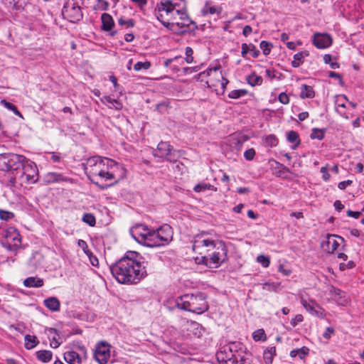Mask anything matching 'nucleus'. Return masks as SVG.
Wrapping results in <instances>:
<instances>
[{
  "label": "nucleus",
  "mask_w": 364,
  "mask_h": 364,
  "mask_svg": "<svg viewBox=\"0 0 364 364\" xmlns=\"http://www.w3.org/2000/svg\"><path fill=\"white\" fill-rule=\"evenodd\" d=\"M153 154L155 157L163 158L170 162H176L181 156L179 150L173 149V146L166 141H161L154 150Z\"/></svg>",
  "instance_id": "nucleus-7"
},
{
  "label": "nucleus",
  "mask_w": 364,
  "mask_h": 364,
  "mask_svg": "<svg viewBox=\"0 0 364 364\" xmlns=\"http://www.w3.org/2000/svg\"><path fill=\"white\" fill-rule=\"evenodd\" d=\"M252 32V27L250 26H245L243 28L242 33L245 36H248Z\"/></svg>",
  "instance_id": "nucleus-64"
},
{
  "label": "nucleus",
  "mask_w": 364,
  "mask_h": 364,
  "mask_svg": "<svg viewBox=\"0 0 364 364\" xmlns=\"http://www.w3.org/2000/svg\"><path fill=\"white\" fill-rule=\"evenodd\" d=\"M247 93V91L246 90H234L229 93L228 97L232 99H238L240 97L245 96Z\"/></svg>",
  "instance_id": "nucleus-42"
},
{
  "label": "nucleus",
  "mask_w": 364,
  "mask_h": 364,
  "mask_svg": "<svg viewBox=\"0 0 364 364\" xmlns=\"http://www.w3.org/2000/svg\"><path fill=\"white\" fill-rule=\"evenodd\" d=\"M287 140L291 143H296L295 146L299 144V134L295 131H290L287 133Z\"/></svg>",
  "instance_id": "nucleus-41"
},
{
  "label": "nucleus",
  "mask_w": 364,
  "mask_h": 364,
  "mask_svg": "<svg viewBox=\"0 0 364 364\" xmlns=\"http://www.w3.org/2000/svg\"><path fill=\"white\" fill-rule=\"evenodd\" d=\"M51 176L53 178L52 182L58 183V182H65V181H66V179L61 174L52 173Z\"/></svg>",
  "instance_id": "nucleus-60"
},
{
  "label": "nucleus",
  "mask_w": 364,
  "mask_h": 364,
  "mask_svg": "<svg viewBox=\"0 0 364 364\" xmlns=\"http://www.w3.org/2000/svg\"><path fill=\"white\" fill-rule=\"evenodd\" d=\"M64 359L68 364H81V358L77 352L73 350L65 352Z\"/></svg>",
  "instance_id": "nucleus-25"
},
{
  "label": "nucleus",
  "mask_w": 364,
  "mask_h": 364,
  "mask_svg": "<svg viewBox=\"0 0 364 364\" xmlns=\"http://www.w3.org/2000/svg\"><path fill=\"white\" fill-rule=\"evenodd\" d=\"M323 60L326 64H328L332 69L339 68V64L336 60L330 54H326L323 57Z\"/></svg>",
  "instance_id": "nucleus-37"
},
{
  "label": "nucleus",
  "mask_w": 364,
  "mask_h": 364,
  "mask_svg": "<svg viewBox=\"0 0 364 364\" xmlns=\"http://www.w3.org/2000/svg\"><path fill=\"white\" fill-rule=\"evenodd\" d=\"M102 29L105 31H110L114 26V20L109 14L104 13L101 16Z\"/></svg>",
  "instance_id": "nucleus-21"
},
{
  "label": "nucleus",
  "mask_w": 364,
  "mask_h": 364,
  "mask_svg": "<svg viewBox=\"0 0 364 364\" xmlns=\"http://www.w3.org/2000/svg\"><path fill=\"white\" fill-rule=\"evenodd\" d=\"M348 102L347 97L343 95H337L335 100L336 111L342 116H345V109Z\"/></svg>",
  "instance_id": "nucleus-20"
},
{
  "label": "nucleus",
  "mask_w": 364,
  "mask_h": 364,
  "mask_svg": "<svg viewBox=\"0 0 364 364\" xmlns=\"http://www.w3.org/2000/svg\"><path fill=\"white\" fill-rule=\"evenodd\" d=\"M303 58V54L301 53H298L294 55V60L291 62L292 66L294 68H298L301 63Z\"/></svg>",
  "instance_id": "nucleus-48"
},
{
  "label": "nucleus",
  "mask_w": 364,
  "mask_h": 364,
  "mask_svg": "<svg viewBox=\"0 0 364 364\" xmlns=\"http://www.w3.org/2000/svg\"><path fill=\"white\" fill-rule=\"evenodd\" d=\"M260 48L262 50L263 54L264 55H267L269 54L271 51V48L272 47V43L262 41L259 44Z\"/></svg>",
  "instance_id": "nucleus-44"
},
{
  "label": "nucleus",
  "mask_w": 364,
  "mask_h": 364,
  "mask_svg": "<svg viewBox=\"0 0 364 364\" xmlns=\"http://www.w3.org/2000/svg\"><path fill=\"white\" fill-rule=\"evenodd\" d=\"M227 350H229L232 354H237V359L244 358L242 354L245 353L244 346L239 342H232L227 345H225Z\"/></svg>",
  "instance_id": "nucleus-19"
},
{
  "label": "nucleus",
  "mask_w": 364,
  "mask_h": 364,
  "mask_svg": "<svg viewBox=\"0 0 364 364\" xmlns=\"http://www.w3.org/2000/svg\"><path fill=\"white\" fill-rule=\"evenodd\" d=\"M309 349L306 347L301 348L294 349L290 352V355L292 358L299 357L300 359H303L305 355L308 353Z\"/></svg>",
  "instance_id": "nucleus-38"
},
{
  "label": "nucleus",
  "mask_w": 364,
  "mask_h": 364,
  "mask_svg": "<svg viewBox=\"0 0 364 364\" xmlns=\"http://www.w3.org/2000/svg\"><path fill=\"white\" fill-rule=\"evenodd\" d=\"M231 144L230 145H234L235 148H240L242 146V142L237 137L232 136L231 137Z\"/></svg>",
  "instance_id": "nucleus-62"
},
{
  "label": "nucleus",
  "mask_w": 364,
  "mask_h": 364,
  "mask_svg": "<svg viewBox=\"0 0 364 364\" xmlns=\"http://www.w3.org/2000/svg\"><path fill=\"white\" fill-rule=\"evenodd\" d=\"M248 53H250L253 58H257L259 55V50L257 49L255 46L252 43L249 45L247 43H242L241 52L242 57H245Z\"/></svg>",
  "instance_id": "nucleus-24"
},
{
  "label": "nucleus",
  "mask_w": 364,
  "mask_h": 364,
  "mask_svg": "<svg viewBox=\"0 0 364 364\" xmlns=\"http://www.w3.org/2000/svg\"><path fill=\"white\" fill-rule=\"evenodd\" d=\"M187 330L191 332L195 336L200 337L202 336V328L198 323L192 321H186Z\"/></svg>",
  "instance_id": "nucleus-28"
},
{
  "label": "nucleus",
  "mask_w": 364,
  "mask_h": 364,
  "mask_svg": "<svg viewBox=\"0 0 364 364\" xmlns=\"http://www.w3.org/2000/svg\"><path fill=\"white\" fill-rule=\"evenodd\" d=\"M77 245L80 248H82V250L86 255L90 252V250L88 249L87 244L85 240H78Z\"/></svg>",
  "instance_id": "nucleus-57"
},
{
  "label": "nucleus",
  "mask_w": 364,
  "mask_h": 364,
  "mask_svg": "<svg viewBox=\"0 0 364 364\" xmlns=\"http://www.w3.org/2000/svg\"><path fill=\"white\" fill-rule=\"evenodd\" d=\"M330 292H334L335 296L333 297V300L335 301L339 305H345L346 300V294L344 291L335 288L334 287H330Z\"/></svg>",
  "instance_id": "nucleus-22"
},
{
  "label": "nucleus",
  "mask_w": 364,
  "mask_h": 364,
  "mask_svg": "<svg viewBox=\"0 0 364 364\" xmlns=\"http://www.w3.org/2000/svg\"><path fill=\"white\" fill-rule=\"evenodd\" d=\"M276 355V348L274 346L267 348L263 353L264 360L266 364H271L274 356Z\"/></svg>",
  "instance_id": "nucleus-34"
},
{
  "label": "nucleus",
  "mask_w": 364,
  "mask_h": 364,
  "mask_svg": "<svg viewBox=\"0 0 364 364\" xmlns=\"http://www.w3.org/2000/svg\"><path fill=\"white\" fill-rule=\"evenodd\" d=\"M194 191L196 192H201L205 191L206 190H214L216 191V188H214L210 183H197L194 188Z\"/></svg>",
  "instance_id": "nucleus-39"
},
{
  "label": "nucleus",
  "mask_w": 364,
  "mask_h": 364,
  "mask_svg": "<svg viewBox=\"0 0 364 364\" xmlns=\"http://www.w3.org/2000/svg\"><path fill=\"white\" fill-rule=\"evenodd\" d=\"M14 215L11 212L0 210V218L4 220H9L14 218Z\"/></svg>",
  "instance_id": "nucleus-53"
},
{
  "label": "nucleus",
  "mask_w": 364,
  "mask_h": 364,
  "mask_svg": "<svg viewBox=\"0 0 364 364\" xmlns=\"http://www.w3.org/2000/svg\"><path fill=\"white\" fill-rule=\"evenodd\" d=\"M180 21H176L175 26L178 28H183L184 31L186 28L192 29L195 26L194 22L186 15L185 12H182L180 15Z\"/></svg>",
  "instance_id": "nucleus-18"
},
{
  "label": "nucleus",
  "mask_w": 364,
  "mask_h": 364,
  "mask_svg": "<svg viewBox=\"0 0 364 364\" xmlns=\"http://www.w3.org/2000/svg\"><path fill=\"white\" fill-rule=\"evenodd\" d=\"M82 221L90 226H94L96 223L95 216L91 213H85L82 216Z\"/></svg>",
  "instance_id": "nucleus-43"
},
{
  "label": "nucleus",
  "mask_w": 364,
  "mask_h": 364,
  "mask_svg": "<svg viewBox=\"0 0 364 364\" xmlns=\"http://www.w3.org/2000/svg\"><path fill=\"white\" fill-rule=\"evenodd\" d=\"M264 142L267 146H275L278 143V140L274 135L269 134L265 137Z\"/></svg>",
  "instance_id": "nucleus-46"
},
{
  "label": "nucleus",
  "mask_w": 364,
  "mask_h": 364,
  "mask_svg": "<svg viewBox=\"0 0 364 364\" xmlns=\"http://www.w3.org/2000/svg\"><path fill=\"white\" fill-rule=\"evenodd\" d=\"M62 13L65 18L73 23L80 21L82 18V13L80 7L76 6L75 4H67L65 5Z\"/></svg>",
  "instance_id": "nucleus-15"
},
{
  "label": "nucleus",
  "mask_w": 364,
  "mask_h": 364,
  "mask_svg": "<svg viewBox=\"0 0 364 364\" xmlns=\"http://www.w3.org/2000/svg\"><path fill=\"white\" fill-rule=\"evenodd\" d=\"M118 23L120 25V26H126L127 28H131V27H133L134 26V21L133 19H127V20H124V18H120L119 20H118Z\"/></svg>",
  "instance_id": "nucleus-50"
},
{
  "label": "nucleus",
  "mask_w": 364,
  "mask_h": 364,
  "mask_svg": "<svg viewBox=\"0 0 364 364\" xmlns=\"http://www.w3.org/2000/svg\"><path fill=\"white\" fill-rule=\"evenodd\" d=\"M44 305L52 311H58L60 304L56 297H49L44 300Z\"/></svg>",
  "instance_id": "nucleus-26"
},
{
  "label": "nucleus",
  "mask_w": 364,
  "mask_h": 364,
  "mask_svg": "<svg viewBox=\"0 0 364 364\" xmlns=\"http://www.w3.org/2000/svg\"><path fill=\"white\" fill-rule=\"evenodd\" d=\"M338 167L336 165L331 166H324L320 169V172L322 173V178L324 181L330 179V173H337Z\"/></svg>",
  "instance_id": "nucleus-31"
},
{
  "label": "nucleus",
  "mask_w": 364,
  "mask_h": 364,
  "mask_svg": "<svg viewBox=\"0 0 364 364\" xmlns=\"http://www.w3.org/2000/svg\"><path fill=\"white\" fill-rule=\"evenodd\" d=\"M2 102L4 104L5 107L7 109L14 112V113L16 114V115H18L21 117H22L21 112L18 110L17 107L14 104L6 102L5 100L2 101Z\"/></svg>",
  "instance_id": "nucleus-49"
},
{
  "label": "nucleus",
  "mask_w": 364,
  "mask_h": 364,
  "mask_svg": "<svg viewBox=\"0 0 364 364\" xmlns=\"http://www.w3.org/2000/svg\"><path fill=\"white\" fill-rule=\"evenodd\" d=\"M193 250L200 255L196 257V262L208 268H218L228 259L225 243L213 238L208 232H202L194 237Z\"/></svg>",
  "instance_id": "nucleus-1"
},
{
  "label": "nucleus",
  "mask_w": 364,
  "mask_h": 364,
  "mask_svg": "<svg viewBox=\"0 0 364 364\" xmlns=\"http://www.w3.org/2000/svg\"><path fill=\"white\" fill-rule=\"evenodd\" d=\"M4 244L11 250H14L21 245V237L18 230L14 227H7L2 229Z\"/></svg>",
  "instance_id": "nucleus-8"
},
{
  "label": "nucleus",
  "mask_w": 364,
  "mask_h": 364,
  "mask_svg": "<svg viewBox=\"0 0 364 364\" xmlns=\"http://www.w3.org/2000/svg\"><path fill=\"white\" fill-rule=\"evenodd\" d=\"M158 11H156L155 15L157 19L166 28L173 29L175 26L174 21L176 19L173 16H167L165 11H159V4L157 5Z\"/></svg>",
  "instance_id": "nucleus-17"
},
{
  "label": "nucleus",
  "mask_w": 364,
  "mask_h": 364,
  "mask_svg": "<svg viewBox=\"0 0 364 364\" xmlns=\"http://www.w3.org/2000/svg\"><path fill=\"white\" fill-rule=\"evenodd\" d=\"M303 321V316L301 314H297L293 318L291 321V324L292 326H296L299 323Z\"/></svg>",
  "instance_id": "nucleus-61"
},
{
  "label": "nucleus",
  "mask_w": 364,
  "mask_h": 364,
  "mask_svg": "<svg viewBox=\"0 0 364 364\" xmlns=\"http://www.w3.org/2000/svg\"><path fill=\"white\" fill-rule=\"evenodd\" d=\"M151 67V63L149 61L145 62H137L134 65V69L136 71H139L141 70H148Z\"/></svg>",
  "instance_id": "nucleus-45"
},
{
  "label": "nucleus",
  "mask_w": 364,
  "mask_h": 364,
  "mask_svg": "<svg viewBox=\"0 0 364 364\" xmlns=\"http://www.w3.org/2000/svg\"><path fill=\"white\" fill-rule=\"evenodd\" d=\"M257 261L262 264L263 267H268L270 264V259L268 257L264 255H259L257 257Z\"/></svg>",
  "instance_id": "nucleus-47"
},
{
  "label": "nucleus",
  "mask_w": 364,
  "mask_h": 364,
  "mask_svg": "<svg viewBox=\"0 0 364 364\" xmlns=\"http://www.w3.org/2000/svg\"><path fill=\"white\" fill-rule=\"evenodd\" d=\"M47 334L49 340L50 341V346L53 348H57L60 345V342L58 340L57 330L53 328L47 329Z\"/></svg>",
  "instance_id": "nucleus-27"
},
{
  "label": "nucleus",
  "mask_w": 364,
  "mask_h": 364,
  "mask_svg": "<svg viewBox=\"0 0 364 364\" xmlns=\"http://www.w3.org/2000/svg\"><path fill=\"white\" fill-rule=\"evenodd\" d=\"M255 155V151L252 148L247 149L244 153L245 158L248 161L253 159Z\"/></svg>",
  "instance_id": "nucleus-56"
},
{
  "label": "nucleus",
  "mask_w": 364,
  "mask_h": 364,
  "mask_svg": "<svg viewBox=\"0 0 364 364\" xmlns=\"http://www.w3.org/2000/svg\"><path fill=\"white\" fill-rule=\"evenodd\" d=\"M111 346L105 342L101 341L96 345L94 358L100 364H106L110 358Z\"/></svg>",
  "instance_id": "nucleus-13"
},
{
  "label": "nucleus",
  "mask_w": 364,
  "mask_h": 364,
  "mask_svg": "<svg viewBox=\"0 0 364 364\" xmlns=\"http://www.w3.org/2000/svg\"><path fill=\"white\" fill-rule=\"evenodd\" d=\"M185 0H161L159 3V11H165L167 16H173L176 18V15L183 12Z\"/></svg>",
  "instance_id": "nucleus-10"
},
{
  "label": "nucleus",
  "mask_w": 364,
  "mask_h": 364,
  "mask_svg": "<svg viewBox=\"0 0 364 364\" xmlns=\"http://www.w3.org/2000/svg\"><path fill=\"white\" fill-rule=\"evenodd\" d=\"M354 266V262L353 261H349L348 263H341L339 265V268L341 271H344L347 269H352Z\"/></svg>",
  "instance_id": "nucleus-59"
},
{
  "label": "nucleus",
  "mask_w": 364,
  "mask_h": 364,
  "mask_svg": "<svg viewBox=\"0 0 364 364\" xmlns=\"http://www.w3.org/2000/svg\"><path fill=\"white\" fill-rule=\"evenodd\" d=\"M333 43V38L331 35L326 33H320V49L327 48Z\"/></svg>",
  "instance_id": "nucleus-30"
},
{
  "label": "nucleus",
  "mask_w": 364,
  "mask_h": 364,
  "mask_svg": "<svg viewBox=\"0 0 364 364\" xmlns=\"http://www.w3.org/2000/svg\"><path fill=\"white\" fill-rule=\"evenodd\" d=\"M247 82L252 87L255 85H260L263 82V79L261 76L257 75L255 73L248 75L247 77Z\"/></svg>",
  "instance_id": "nucleus-35"
},
{
  "label": "nucleus",
  "mask_w": 364,
  "mask_h": 364,
  "mask_svg": "<svg viewBox=\"0 0 364 364\" xmlns=\"http://www.w3.org/2000/svg\"><path fill=\"white\" fill-rule=\"evenodd\" d=\"M252 338L255 341H264L267 339L265 332L263 329H257L252 333Z\"/></svg>",
  "instance_id": "nucleus-40"
},
{
  "label": "nucleus",
  "mask_w": 364,
  "mask_h": 364,
  "mask_svg": "<svg viewBox=\"0 0 364 364\" xmlns=\"http://www.w3.org/2000/svg\"><path fill=\"white\" fill-rule=\"evenodd\" d=\"M25 156L13 153L0 154V171H11L13 176L16 175L18 169L22 166V161Z\"/></svg>",
  "instance_id": "nucleus-6"
},
{
  "label": "nucleus",
  "mask_w": 364,
  "mask_h": 364,
  "mask_svg": "<svg viewBox=\"0 0 364 364\" xmlns=\"http://www.w3.org/2000/svg\"><path fill=\"white\" fill-rule=\"evenodd\" d=\"M151 230L147 226L139 224L131 229V235L132 237L139 243L143 244L148 247V238L151 235Z\"/></svg>",
  "instance_id": "nucleus-12"
},
{
  "label": "nucleus",
  "mask_w": 364,
  "mask_h": 364,
  "mask_svg": "<svg viewBox=\"0 0 364 364\" xmlns=\"http://www.w3.org/2000/svg\"><path fill=\"white\" fill-rule=\"evenodd\" d=\"M216 12V9L214 6H209L205 4L202 9V13L203 15H207L208 14H213Z\"/></svg>",
  "instance_id": "nucleus-54"
},
{
  "label": "nucleus",
  "mask_w": 364,
  "mask_h": 364,
  "mask_svg": "<svg viewBox=\"0 0 364 364\" xmlns=\"http://www.w3.org/2000/svg\"><path fill=\"white\" fill-rule=\"evenodd\" d=\"M173 238V230L170 225H164L157 230H151L148 247H159L168 244Z\"/></svg>",
  "instance_id": "nucleus-5"
},
{
  "label": "nucleus",
  "mask_w": 364,
  "mask_h": 364,
  "mask_svg": "<svg viewBox=\"0 0 364 364\" xmlns=\"http://www.w3.org/2000/svg\"><path fill=\"white\" fill-rule=\"evenodd\" d=\"M279 101L284 105H287L289 102V97L285 92H282L278 97Z\"/></svg>",
  "instance_id": "nucleus-58"
},
{
  "label": "nucleus",
  "mask_w": 364,
  "mask_h": 364,
  "mask_svg": "<svg viewBox=\"0 0 364 364\" xmlns=\"http://www.w3.org/2000/svg\"><path fill=\"white\" fill-rule=\"evenodd\" d=\"M360 215L361 213L358 211H352L350 210L347 211V215L349 217H353L354 218H358L360 216Z\"/></svg>",
  "instance_id": "nucleus-63"
},
{
  "label": "nucleus",
  "mask_w": 364,
  "mask_h": 364,
  "mask_svg": "<svg viewBox=\"0 0 364 364\" xmlns=\"http://www.w3.org/2000/svg\"><path fill=\"white\" fill-rule=\"evenodd\" d=\"M342 240L343 238L341 237H338L336 235L328 234L326 240H323L321 242V246L324 251L331 253L338 248V247L340 245L339 241Z\"/></svg>",
  "instance_id": "nucleus-16"
},
{
  "label": "nucleus",
  "mask_w": 364,
  "mask_h": 364,
  "mask_svg": "<svg viewBox=\"0 0 364 364\" xmlns=\"http://www.w3.org/2000/svg\"><path fill=\"white\" fill-rule=\"evenodd\" d=\"M24 346L28 350L35 348L39 343L36 336L26 335L24 337Z\"/></svg>",
  "instance_id": "nucleus-32"
},
{
  "label": "nucleus",
  "mask_w": 364,
  "mask_h": 364,
  "mask_svg": "<svg viewBox=\"0 0 364 364\" xmlns=\"http://www.w3.org/2000/svg\"><path fill=\"white\" fill-rule=\"evenodd\" d=\"M23 284L26 287H41L43 285V280L38 277H31L24 280Z\"/></svg>",
  "instance_id": "nucleus-29"
},
{
  "label": "nucleus",
  "mask_w": 364,
  "mask_h": 364,
  "mask_svg": "<svg viewBox=\"0 0 364 364\" xmlns=\"http://www.w3.org/2000/svg\"><path fill=\"white\" fill-rule=\"evenodd\" d=\"M300 96L301 98L313 97L314 96V91L312 87L306 85H302Z\"/></svg>",
  "instance_id": "nucleus-36"
},
{
  "label": "nucleus",
  "mask_w": 364,
  "mask_h": 364,
  "mask_svg": "<svg viewBox=\"0 0 364 364\" xmlns=\"http://www.w3.org/2000/svg\"><path fill=\"white\" fill-rule=\"evenodd\" d=\"M335 330L333 327L328 326L326 328L324 332L322 333V336L324 339L328 340L331 338V335L334 334Z\"/></svg>",
  "instance_id": "nucleus-51"
},
{
  "label": "nucleus",
  "mask_w": 364,
  "mask_h": 364,
  "mask_svg": "<svg viewBox=\"0 0 364 364\" xmlns=\"http://www.w3.org/2000/svg\"><path fill=\"white\" fill-rule=\"evenodd\" d=\"M216 358L220 364H252L251 359L249 358L237 359V355L232 354L229 350H227L225 346L217 352Z\"/></svg>",
  "instance_id": "nucleus-9"
},
{
  "label": "nucleus",
  "mask_w": 364,
  "mask_h": 364,
  "mask_svg": "<svg viewBox=\"0 0 364 364\" xmlns=\"http://www.w3.org/2000/svg\"><path fill=\"white\" fill-rule=\"evenodd\" d=\"M102 162L101 157L99 156H95L90 157L87 159L86 165H85V172L87 173L88 177L91 178L92 176H100L101 178L102 175Z\"/></svg>",
  "instance_id": "nucleus-14"
},
{
  "label": "nucleus",
  "mask_w": 364,
  "mask_h": 364,
  "mask_svg": "<svg viewBox=\"0 0 364 364\" xmlns=\"http://www.w3.org/2000/svg\"><path fill=\"white\" fill-rule=\"evenodd\" d=\"M86 255L88 257L89 260L92 266L97 267L98 265V264H99L98 259L97 258L96 256H95L92 254V252L91 251Z\"/></svg>",
  "instance_id": "nucleus-55"
},
{
  "label": "nucleus",
  "mask_w": 364,
  "mask_h": 364,
  "mask_svg": "<svg viewBox=\"0 0 364 364\" xmlns=\"http://www.w3.org/2000/svg\"><path fill=\"white\" fill-rule=\"evenodd\" d=\"M193 49L190 47H187L186 48V61L187 63H193Z\"/></svg>",
  "instance_id": "nucleus-52"
},
{
  "label": "nucleus",
  "mask_w": 364,
  "mask_h": 364,
  "mask_svg": "<svg viewBox=\"0 0 364 364\" xmlns=\"http://www.w3.org/2000/svg\"><path fill=\"white\" fill-rule=\"evenodd\" d=\"M37 358L43 363H48L53 357V353L50 350H42L36 353Z\"/></svg>",
  "instance_id": "nucleus-33"
},
{
  "label": "nucleus",
  "mask_w": 364,
  "mask_h": 364,
  "mask_svg": "<svg viewBox=\"0 0 364 364\" xmlns=\"http://www.w3.org/2000/svg\"><path fill=\"white\" fill-rule=\"evenodd\" d=\"M148 262L136 252L126 255L110 267V270L121 284H137L148 274Z\"/></svg>",
  "instance_id": "nucleus-2"
},
{
  "label": "nucleus",
  "mask_w": 364,
  "mask_h": 364,
  "mask_svg": "<svg viewBox=\"0 0 364 364\" xmlns=\"http://www.w3.org/2000/svg\"><path fill=\"white\" fill-rule=\"evenodd\" d=\"M101 102L107 105L110 109H115L117 110H121L122 109V104L119 100L112 99L109 96H104L101 99Z\"/></svg>",
  "instance_id": "nucleus-23"
},
{
  "label": "nucleus",
  "mask_w": 364,
  "mask_h": 364,
  "mask_svg": "<svg viewBox=\"0 0 364 364\" xmlns=\"http://www.w3.org/2000/svg\"><path fill=\"white\" fill-rule=\"evenodd\" d=\"M102 175L101 179L112 180L116 178V171L119 168V165L114 160L108 158H102Z\"/></svg>",
  "instance_id": "nucleus-11"
},
{
  "label": "nucleus",
  "mask_w": 364,
  "mask_h": 364,
  "mask_svg": "<svg viewBox=\"0 0 364 364\" xmlns=\"http://www.w3.org/2000/svg\"><path fill=\"white\" fill-rule=\"evenodd\" d=\"M38 180V170L36 164L25 158L22 161V166L16 172V175L11 177L9 182H37Z\"/></svg>",
  "instance_id": "nucleus-4"
},
{
  "label": "nucleus",
  "mask_w": 364,
  "mask_h": 364,
  "mask_svg": "<svg viewBox=\"0 0 364 364\" xmlns=\"http://www.w3.org/2000/svg\"><path fill=\"white\" fill-rule=\"evenodd\" d=\"M175 306L182 310L202 314L208 309L205 297L202 294H184L174 299Z\"/></svg>",
  "instance_id": "nucleus-3"
}]
</instances>
